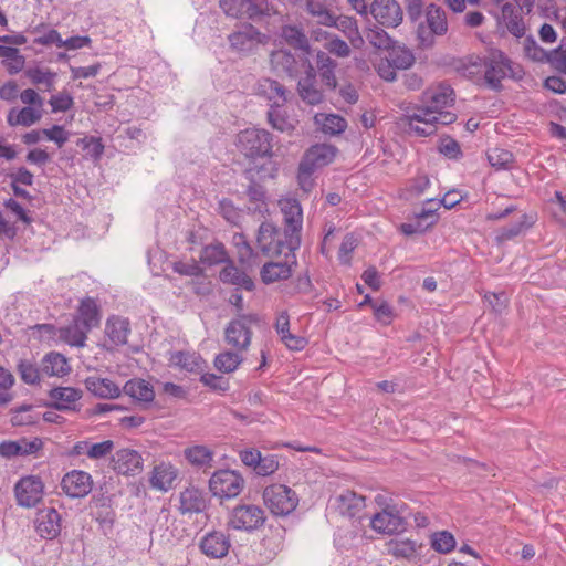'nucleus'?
I'll use <instances>...</instances> for the list:
<instances>
[{"label": "nucleus", "mask_w": 566, "mask_h": 566, "mask_svg": "<svg viewBox=\"0 0 566 566\" xmlns=\"http://www.w3.org/2000/svg\"><path fill=\"white\" fill-rule=\"evenodd\" d=\"M301 245V239L272 222H262L256 234V247L268 258L292 254Z\"/></svg>", "instance_id": "obj_1"}, {"label": "nucleus", "mask_w": 566, "mask_h": 566, "mask_svg": "<svg viewBox=\"0 0 566 566\" xmlns=\"http://www.w3.org/2000/svg\"><path fill=\"white\" fill-rule=\"evenodd\" d=\"M260 322L255 313L238 314L224 328V340L238 352H247L251 345L252 326Z\"/></svg>", "instance_id": "obj_2"}, {"label": "nucleus", "mask_w": 566, "mask_h": 566, "mask_svg": "<svg viewBox=\"0 0 566 566\" xmlns=\"http://www.w3.org/2000/svg\"><path fill=\"white\" fill-rule=\"evenodd\" d=\"M237 147L248 158H271L272 134L262 128H247L238 134Z\"/></svg>", "instance_id": "obj_3"}, {"label": "nucleus", "mask_w": 566, "mask_h": 566, "mask_svg": "<svg viewBox=\"0 0 566 566\" xmlns=\"http://www.w3.org/2000/svg\"><path fill=\"white\" fill-rule=\"evenodd\" d=\"M448 32L447 13L437 4H429L426 9V20L418 25L417 38L422 48L434 44L436 36H442Z\"/></svg>", "instance_id": "obj_4"}, {"label": "nucleus", "mask_w": 566, "mask_h": 566, "mask_svg": "<svg viewBox=\"0 0 566 566\" xmlns=\"http://www.w3.org/2000/svg\"><path fill=\"white\" fill-rule=\"evenodd\" d=\"M233 51L242 55L255 54L268 44L270 38L250 23H244L228 36Z\"/></svg>", "instance_id": "obj_5"}, {"label": "nucleus", "mask_w": 566, "mask_h": 566, "mask_svg": "<svg viewBox=\"0 0 566 566\" xmlns=\"http://www.w3.org/2000/svg\"><path fill=\"white\" fill-rule=\"evenodd\" d=\"M263 501L271 513L277 516L289 515L298 504L296 493L283 484L266 486L263 491Z\"/></svg>", "instance_id": "obj_6"}, {"label": "nucleus", "mask_w": 566, "mask_h": 566, "mask_svg": "<svg viewBox=\"0 0 566 566\" xmlns=\"http://www.w3.org/2000/svg\"><path fill=\"white\" fill-rule=\"evenodd\" d=\"M244 488V479L233 470L216 471L209 480L212 495L220 499H234Z\"/></svg>", "instance_id": "obj_7"}, {"label": "nucleus", "mask_w": 566, "mask_h": 566, "mask_svg": "<svg viewBox=\"0 0 566 566\" xmlns=\"http://www.w3.org/2000/svg\"><path fill=\"white\" fill-rule=\"evenodd\" d=\"M222 11L231 18L258 20L270 14L266 0H220Z\"/></svg>", "instance_id": "obj_8"}, {"label": "nucleus", "mask_w": 566, "mask_h": 566, "mask_svg": "<svg viewBox=\"0 0 566 566\" xmlns=\"http://www.w3.org/2000/svg\"><path fill=\"white\" fill-rule=\"evenodd\" d=\"M406 514L403 507L387 505L381 512L370 518V527L380 534H394L406 528Z\"/></svg>", "instance_id": "obj_9"}, {"label": "nucleus", "mask_w": 566, "mask_h": 566, "mask_svg": "<svg viewBox=\"0 0 566 566\" xmlns=\"http://www.w3.org/2000/svg\"><path fill=\"white\" fill-rule=\"evenodd\" d=\"M265 522L264 511L253 504L238 505L233 509L229 525L239 531L253 532L263 526Z\"/></svg>", "instance_id": "obj_10"}, {"label": "nucleus", "mask_w": 566, "mask_h": 566, "mask_svg": "<svg viewBox=\"0 0 566 566\" xmlns=\"http://www.w3.org/2000/svg\"><path fill=\"white\" fill-rule=\"evenodd\" d=\"M434 113H432L424 104L408 109L402 120L408 126V132L419 137H428L436 134Z\"/></svg>", "instance_id": "obj_11"}, {"label": "nucleus", "mask_w": 566, "mask_h": 566, "mask_svg": "<svg viewBox=\"0 0 566 566\" xmlns=\"http://www.w3.org/2000/svg\"><path fill=\"white\" fill-rule=\"evenodd\" d=\"M484 78L492 87L497 88L501 82L511 72V61L499 50H492L484 59Z\"/></svg>", "instance_id": "obj_12"}, {"label": "nucleus", "mask_w": 566, "mask_h": 566, "mask_svg": "<svg viewBox=\"0 0 566 566\" xmlns=\"http://www.w3.org/2000/svg\"><path fill=\"white\" fill-rule=\"evenodd\" d=\"M113 470L122 475L135 476L144 470V459L142 454L130 448L117 450L112 455Z\"/></svg>", "instance_id": "obj_13"}, {"label": "nucleus", "mask_w": 566, "mask_h": 566, "mask_svg": "<svg viewBox=\"0 0 566 566\" xmlns=\"http://www.w3.org/2000/svg\"><path fill=\"white\" fill-rule=\"evenodd\" d=\"M14 492L19 505L33 507L42 500L43 483L39 476H24L15 484Z\"/></svg>", "instance_id": "obj_14"}, {"label": "nucleus", "mask_w": 566, "mask_h": 566, "mask_svg": "<svg viewBox=\"0 0 566 566\" xmlns=\"http://www.w3.org/2000/svg\"><path fill=\"white\" fill-rule=\"evenodd\" d=\"M370 13L380 25L387 28L398 27L403 18L402 9L396 0H374Z\"/></svg>", "instance_id": "obj_15"}, {"label": "nucleus", "mask_w": 566, "mask_h": 566, "mask_svg": "<svg viewBox=\"0 0 566 566\" xmlns=\"http://www.w3.org/2000/svg\"><path fill=\"white\" fill-rule=\"evenodd\" d=\"M304 76L298 80L300 97L310 105H318L324 101L323 92L317 87L316 70L308 60L302 63Z\"/></svg>", "instance_id": "obj_16"}, {"label": "nucleus", "mask_w": 566, "mask_h": 566, "mask_svg": "<svg viewBox=\"0 0 566 566\" xmlns=\"http://www.w3.org/2000/svg\"><path fill=\"white\" fill-rule=\"evenodd\" d=\"M93 488L90 473L82 470H72L64 474L61 481L62 491L71 499L86 496Z\"/></svg>", "instance_id": "obj_17"}, {"label": "nucleus", "mask_w": 566, "mask_h": 566, "mask_svg": "<svg viewBox=\"0 0 566 566\" xmlns=\"http://www.w3.org/2000/svg\"><path fill=\"white\" fill-rule=\"evenodd\" d=\"M35 532L46 539H53L61 533L62 516L54 507L38 511L34 520Z\"/></svg>", "instance_id": "obj_18"}, {"label": "nucleus", "mask_w": 566, "mask_h": 566, "mask_svg": "<svg viewBox=\"0 0 566 566\" xmlns=\"http://www.w3.org/2000/svg\"><path fill=\"white\" fill-rule=\"evenodd\" d=\"M283 260L265 263L260 271L263 283L271 284L277 281L287 280L292 275V268L296 265V255L282 254Z\"/></svg>", "instance_id": "obj_19"}, {"label": "nucleus", "mask_w": 566, "mask_h": 566, "mask_svg": "<svg viewBox=\"0 0 566 566\" xmlns=\"http://www.w3.org/2000/svg\"><path fill=\"white\" fill-rule=\"evenodd\" d=\"M253 94L268 101L269 107H272L279 104H285L287 102L289 91L280 82L270 77H262L254 84Z\"/></svg>", "instance_id": "obj_20"}, {"label": "nucleus", "mask_w": 566, "mask_h": 566, "mask_svg": "<svg viewBox=\"0 0 566 566\" xmlns=\"http://www.w3.org/2000/svg\"><path fill=\"white\" fill-rule=\"evenodd\" d=\"M305 60L308 59L300 57V60H297L290 51L282 49L273 51L270 55L272 70L276 73L286 74L291 78H296L304 72L302 63Z\"/></svg>", "instance_id": "obj_21"}, {"label": "nucleus", "mask_w": 566, "mask_h": 566, "mask_svg": "<svg viewBox=\"0 0 566 566\" xmlns=\"http://www.w3.org/2000/svg\"><path fill=\"white\" fill-rule=\"evenodd\" d=\"M386 549L396 559L417 563L422 556L423 545L409 538H392L386 543Z\"/></svg>", "instance_id": "obj_22"}, {"label": "nucleus", "mask_w": 566, "mask_h": 566, "mask_svg": "<svg viewBox=\"0 0 566 566\" xmlns=\"http://www.w3.org/2000/svg\"><path fill=\"white\" fill-rule=\"evenodd\" d=\"M279 206L283 214L284 229L301 239L303 210L300 201L295 198H283L279 200Z\"/></svg>", "instance_id": "obj_23"}, {"label": "nucleus", "mask_w": 566, "mask_h": 566, "mask_svg": "<svg viewBox=\"0 0 566 566\" xmlns=\"http://www.w3.org/2000/svg\"><path fill=\"white\" fill-rule=\"evenodd\" d=\"M421 102L432 113H437L451 106L454 102L453 90L446 84H438L436 86L428 87L421 95Z\"/></svg>", "instance_id": "obj_24"}, {"label": "nucleus", "mask_w": 566, "mask_h": 566, "mask_svg": "<svg viewBox=\"0 0 566 566\" xmlns=\"http://www.w3.org/2000/svg\"><path fill=\"white\" fill-rule=\"evenodd\" d=\"M83 392L73 387H55L49 391L52 407L60 411H76Z\"/></svg>", "instance_id": "obj_25"}, {"label": "nucleus", "mask_w": 566, "mask_h": 566, "mask_svg": "<svg viewBox=\"0 0 566 566\" xmlns=\"http://www.w3.org/2000/svg\"><path fill=\"white\" fill-rule=\"evenodd\" d=\"M123 392L134 401L147 408L155 399L154 387L142 378H133L125 382Z\"/></svg>", "instance_id": "obj_26"}, {"label": "nucleus", "mask_w": 566, "mask_h": 566, "mask_svg": "<svg viewBox=\"0 0 566 566\" xmlns=\"http://www.w3.org/2000/svg\"><path fill=\"white\" fill-rule=\"evenodd\" d=\"M274 327L281 342L290 350H302L307 345V340L304 337L294 335L290 332V316L286 311L281 312L277 315Z\"/></svg>", "instance_id": "obj_27"}, {"label": "nucleus", "mask_w": 566, "mask_h": 566, "mask_svg": "<svg viewBox=\"0 0 566 566\" xmlns=\"http://www.w3.org/2000/svg\"><path fill=\"white\" fill-rule=\"evenodd\" d=\"M201 552L211 558H221L226 556L230 548L228 536L222 532H210L206 534L200 542Z\"/></svg>", "instance_id": "obj_28"}, {"label": "nucleus", "mask_w": 566, "mask_h": 566, "mask_svg": "<svg viewBox=\"0 0 566 566\" xmlns=\"http://www.w3.org/2000/svg\"><path fill=\"white\" fill-rule=\"evenodd\" d=\"M180 511L182 514L201 513L206 510L208 499L206 493L196 488L189 486L180 493Z\"/></svg>", "instance_id": "obj_29"}, {"label": "nucleus", "mask_w": 566, "mask_h": 566, "mask_svg": "<svg viewBox=\"0 0 566 566\" xmlns=\"http://www.w3.org/2000/svg\"><path fill=\"white\" fill-rule=\"evenodd\" d=\"M336 156V148L327 144H316L305 153L302 163L316 170L331 164Z\"/></svg>", "instance_id": "obj_30"}, {"label": "nucleus", "mask_w": 566, "mask_h": 566, "mask_svg": "<svg viewBox=\"0 0 566 566\" xmlns=\"http://www.w3.org/2000/svg\"><path fill=\"white\" fill-rule=\"evenodd\" d=\"M219 279L224 284H231L238 289L245 291H253L255 284L253 280L242 270H240L233 261H229L228 264L220 271Z\"/></svg>", "instance_id": "obj_31"}, {"label": "nucleus", "mask_w": 566, "mask_h": 566, "mask_svg": "<svg viewBox=\"0 0 566 566\" xmlns=\"http://www.w3.org/2000/svg\"><path fill=\"white\" fill-rule=\"evenodd\" d=\"M86 389L95 397L102 399H115L120 396V388L111 379L98 376H90L85 379Z\"/></svg>", "instance_id": "obj_32"}, {"label": "nucleus", "mask_w": 566, "mask_h": 566, "mask_svg": "<svg viewBox=\"0 0 566 566\" xmlns=\"http://www.w3.org/2000/svg\"><path fill=\"white\" fill-rule=\"evenodd\" d=\"M41 371L48 377H63L70 374L71 366L64 355L50 352L41 360Z\"/></svg>", "instance_id": "obj_33"}, {"label": "nucleus", "mask_w": 566, "mask_h": 566, "mask_svg": "<svg viewBox=\"0 0 566 566\" xmlns=\"http://www.w3.org/2000/svg\"><path fill=\"white\" fill-rule=\"evenodd\" d=\"M437 206L430 208H422L419 213L416 214V219L408 223H402L400 230L406 235H412L424 232L429 227L434 224L438 220L434 210Z\"/></svg>", "instance_id": "obj_34"}, {"label": "nucleus", "mask_w": 566, "mask_h": 566, "mask_svg": "<svg viewBox=\"0 0 566 566\" xmlns=\"http://www.w3.org/2000/svg\"><path fill=\"white\" fill-rule=\"evenodd\" d=\"M524 10L515 7L511 2H506L501 9V20L505 24L506 29L514 36L521 38L524 35L525 25L523 22L522 13Z\"/></svg>", "instance_id": "obj_35"}, {"label": "nucleus", "mask_w": 566, "mask_h": 566, "mask_svg": "<svg viewBox=\"0 0 566 566\" xmlns=\"http://www.w3.org/2000/svg\"><path fill=\"white\" fill-rule=\"evenodd\" d=\"M337 63L324 51H319L316 54V74L318 73L324 85L334 91L337 86V80L335 76V69Z\"/></svg>", "instance_id": "obj_36"}, {"label": "nucleus", "mask_w": 566, "mask_h": 566, "mask_svg": "<svg viewBox=\"0 0 566 566\" xmlns=\"http://www.w3.org/2000/svg\"><path fill=\"white\" fill-rule=\"evenodd\" d=\"M284 104L269 107L268 109V122L273 129L281 133H291L295 129L297 120L292 116L287 115L286 111L283 109Z\"/></svg>", "instance_id": "obj_37"}, {"label": "nucleus", "mask_w": 566, "mask_h": 566, "mask_svg": "<svg viewBox=\"0 0 566 566\" xmlns=\"http://www.w3.org/2000/svg\"><path fill=\"white\" fill-rule=\"evenodd\" d=\"M177 478V469L168 463H160L153 470L150 484L154 489L168 491L172 488V483Z\"/></svg>", "instance_id": "obj_38"}, {"label": "nucleus", "mask_w": 566, "mask_h": 566, "mask_svg": "<svg viewBox=\"0 0 566 566\" xmlns=\"http://www.w3.org/2000/svg\"><path fill=\"white\" fill-rule=\"evenodd\" d=\"M334 27L344 33L354 49H361L364 46L365 40L359 32L356 19L340 15L336 18Z\"/></svg>", "instance_id": "obj_39"}, {"label": "nucleus", "mask_w": 566, "mask_h": 566, "mask_svg": "<svg viewBox=\"0 0 566 566\" xmlns=\"http://www.w3.org/2000/svg\"><path fill=\"white\" fill-rule=\"evenodd\" d=\"M314 123L324 134L332 136L342 134L347 128L346 119L336 114H315Z\"/></svg>", "instance_id": "obj_40"}, {"label": "nucleus", "mask_w": 566, "mask_h": 566, "mask_svg": "<svg viewBox=\"0 0 566 566\" xmlns=\"http://www.w3.org/2000/svg\"><path fill=\"white\" fill-rule=\"evenodd\" d=\"M337 503L342 515L354 517L365 507V497L347 490L337 497Z\"/></svg>", "instance_id": "obj_41"}, {"label": "nucleus", "mask_w": 566, "mask_h": 566, "mask_svg": "<svg viewBox=\"0 0 566 566\" xmlns=\"http://www.w3.org/2000/svg\"><path fill=\"white\" fill-rule=\"evenodd\" d=\"M129 332V322L126 318L113 316L106 322L105 333L115 345L126 344Z\"/></svg>", "instance_id": "obj_42"}, {"label": "nucleus", "mask_w": 566, "mask_h": 566, "mask_svg": "<svg viewBox=\"0 0 566 566\" xmlns=\"http://www.w3.org/2000/svg\"><path fill=\"white\" fill-rule=\"evenodd\" d=\"M41 117L42 108L25 106L20 111H15L14 108H12L7 116V122L10 126L21 125L29 127L39 122Z\"/></svg>", "instance_id": "obj_43"}, {"label": "nucleus", "mask_w": 566, "mask_h": 566, "mask_svg": "<svg viewBox=\"0 0 566 566\" xmlns=\"http://www.w3.org/2000/svg\"><path fill=\"white\" fill-rule=\"evenodd\" d=\"M184 454L187 461L196 468L207 469L212 467L213 452L206 446H191L185 449Z\"/></svg>", "instance_id": "obj_44"}, {"label": "nucleus", "mask_w": 566, "mask_h": 566, "mask_svg": "<svg viewBox=\"0 0 566 566\" xmlns=\"http://www.w3.org/2000/svg\"><path fill=\"white\" fill-rule=\"evenodd\" d=\"M169 361L171 365L189 373L202 370L205 365V360L200 357V355L181 350L172 353Z\"/></svg>", "instance_id": "obj_45"}, {"label": "nucleus", "mask_w": 566, "mask_h": 566, "mask_svg": "<svg viewBox=\"0 0 566 566\" xmlns=\"http://www.w3.org/2000/svg\"><path fill=\"white\" fill-rule=\"evenodd\" d=\"M25 77L35 86H44V90L51 92L54 88L57 74L50 69L33 66L24 71Z\"/></svg>", "instance_id": "obj_46"}, {"label": "nucleus", "mask_w": 566, "mask_h": 566, "mask_svg": "<svg viewBox=\"0 0 566 566\" xmlns=\"http://www.w3.org/2000/svg\"><path fill=\"white\" fill-rule=\"evenodd\" d=\"M75 321L90 331L99 323L98 307L93 298L87 297L81 302Z\"/></svg>", "instance_id": "obj_47"}, {"label": "nucleus", "mask_w": 566, "mask_h": 566, "mask_svg": "<svg viewBox=\"0 0 566 566\" xmlns=\"http://www.w3.org/2000/svg\"><path fill=\"white\" fill-rule=\"evenodd\" d=\"M200 261L211 266L220 263L228 264L231 260L229 259L224 245L221 242H213L201 250Z\"/></svg>", "instance_id": "obj_48"}, {"label": "nucleus", "mask_w": 566, "mask_h": 566, "mask_svg": "<svg viewBox=\"0 0 566 566\" xmlns=\"http://www.w3.org/2000/svg\"><path fill=\"white\" fill-rule=\"evenodd\" d=\"M88 332L90 329L74 319L72 324L60 329V337L71 346L83 347Z\"/></svg>", "instance_id": "obj_49"}, {"label": "nucleus", "mask_w": 566, "mask_h": 566, "mask_svg": "<svg viewBox=\"0 0 566 566\" xmlns=\"http://www.w3.org/2000/svg\"><path fill=\"white\" fill-rule=\"evenodd\" d=\"M389 51V61L398 69V70H407L412 66L415 63V55L410 49L405 45L392 43Z\"/></svg>", "instance_id": "obj_50"}, {"label": "nucleus", "mask_w": 566, "mask_h": 566, "mask_svg": "<svg viewBox=\"0 0 566 566\" xmlns=\"http://www.w3.org/2000/svg\"><path fill=\"white\" fill-rule=\"evenodd\" d=\"M242 352H230L226 350L220 353L214 358V367L221 373H232L238 369V367L243 361V357L241 355Z\"/></svg>", "instance_id": "obj_51"}, {"label": "nucleus", "mask_w": 566, "mask_h": 566, "mask_svg": "<svg viewBox=\"0 0 566 566\" xmlns=\"http://www.w3.org/2000/svg\"><path fill=\"white\" fill-rule=\"evenodd\" d=\"M281 36L284 41L298 50L308 52L310 44L306 35L303 33L301 29L294 25H285L282 28Z\"/></svg>", "instance_id": "obj_52"}, {"label": "nucleus", "mask_w": 566, "mask_h": 566, "mask_svg": "<svg viewBox=\"0 0 566 566\" xmlns=\"http://www.w3.org/2000/svg\"><path fill=\"white\" fill-rule=\"evenodd\" d=\"M18 373L23 382L28 385H38L41 381V367L30 359H21L18 364Z\"/></svg>", "instance_id": "obj_53"}, {"label": "nucleus", "mask_w": 566, "mask_h": 566, "mask_svg": "<svg viewBox=\"0 0 566 566\" xmlns=\"http://www.w3.org/2000/svg\"><path fill=\"white\" fill-rule=\"evenodd\" d=\"M488 160L496 170H506L512 168L514 156L506 149L493 148L488 151Z\"/></svg>", "instance_id": "obj_54"}, {"label": "nucleus", "mask_w": 566, "mask_h": 566, "mask_svg": "<svg viewBox=\"0 0 566 566\" xmlns=\"http://www.w3.org/2000/svg\"><path fill=\"white\" fill-rule=\"evenodd\" d=\"M15 379L10 370L0 366V407L9 405L13 400L11 391Z\"/></svg>", "instance_id": "obj_55"}, {"label": "nucleus", "mask_w": 566, "mask_h": 566, "mask_svg": "<svg viewBox=\"0 0 566 566\" xmlns=\"http://www.w3.org/2000/svg\"><path fill=\"white\" fill-rule=\"evenodd\" d=\"M431 546L439 553H450L455 547L454 536L448 531L436 532L431 535Z\"/></svg>", "instance_id": "obj_56"}, {"label": "nucleus", "mask_w": 566, "mask_h": 566, "mask_svg": "<svg viewBox=\"0 0 566 566\" xmlns=\"http://www.w3.org/2000/svg\"><path fill=\"white\" fill-rule=\"evenodd\" d=\"M32 405H22L11 410V423L13 426H30L38 421V416L32 413Z\"/></svg>", "instance_id": "obj_57"}, {"label": "nucleus", "mask_w": 566, "mask_h": 566, "mask_svg": "<svg viewBox=\"0 0 566 566\" xmlns=\"http://www.w3.org/2000/svg\"><path fill=\"white\" fill-rule=\"evenodd\" d=\"M366 39L374 48L379 50H388L394 43L388 33L378 27L368 29Z\"/></svg>", "instance_id": "obj_58"}, {"label": "nucleus", "mask_w": 566, "mask_h": 566, "mask_svg": "<svg viewBox=\"0 0 566 566\" xmlns=\"http://www.w3.org/2000/svg\"><path fill=\"white\" fill-rule=\"evenodd\" d=\"M545 61L558 72L566 73V36L560 40L557 49L547 52Z\"/></svg>", "instance_id": "obj_59"}, {"label": "nucleus", "mask_w": 566, "mask_h": 566, "mask_svg": "<svg viewBox=\"0 0 566 566\" xmlns=\"http://www.w3.org/2000/svg\"><path fill=\"white\" fill-rule=\"evenodd\" d=\"M233 243L238 250V260L241 264H249L255 255L254 250L242 233L234 234Z\"/></svg>", "instance_id": "obj_60"}, {"label": "nucleus", "mask_w": 566, "mask_h": 566, "mask_svg": "<svg viewBox=\"0 0 566 566\" xmlns=\"http://www.w3.org/2000/svg\"><path fill=\"white\" fill-rule=\"evenodd\" d=\"M114 441L104 440L102 442H91L88 459L98 461L106 459L114 450Z\"/></svg>", "instance_id": "obj_61"}, {"label": "nucleus", "mask_w": 566, "mask_h": 566, "mask_svg": "<svg viewBox=\"0 0 566 566\" xmlns=\"http://www.w3.org/2000/svg\"><path fill=\"white\" fill-rule=\"evenodd\" d=\"M533 224V220H528V217L524 214L522 220L509 226L504 227L501 230L500 238L502 240H511L517 235H520L524 230L530 228Z\"/></svg>", "instance_id": "obj_62"}, {"label": "nucleus", "mask_w": 566, "mask_h": 566, "mask_svg": "<svg viewBox=\"0 0 566 566\" xmlns=\"http://www.w3.org/2000/svg\"><path fill=\"white\" fill-rule=\"evenodd\" d=\"M86 154L93 159H99L104 151V145L101 138L86 136L78 142Z\"/></svg>", "instance_id": "obj_63"}, {"label": "nucleus", "mask_w": 566, "mask_h": 566, "mask_svg": "<svg viewBox=\"0 0 566 566\" xmlns=\"http://www.w3.org/2000/svg\"><path fill=\"white\" fill-rule=\"evenodd\" d=\"M200 381L213 391L226 392L230 388L229 380L216 374L206 373L201 375Z\"/></svg>", "instance_id": "obj_64"}]
</instances>
